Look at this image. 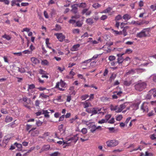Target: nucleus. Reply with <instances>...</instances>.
<instances>
[{
  "label": "nucleus",
  "instance_id": "nucleus-7",
  "mask_svg": "<svg viewBox=\"0 0 156 156\" xmlns=\"http://www.w3.org/2000/svg\"><path fill=\"white\" fill-rule=\"evenodd\" d=\"M60 42L63 41L65 38V36L62 33H56L54 34Z\"/></svg>",
  "mask_w": 156,
  "mask_h": 156
},
{
  "label": "nucleus",
  "instance_id": "nucleus-48",
  "mask_svg": "<svg viewBox=\"0 0 156 156\" xmlns=\"http://www.w3.org/2000/svg\"><path fill=\"white\" fill-rule=\"evenodd\" d=\"M81 132L83 134H85L87 133V131L86 128H84L81 130Z\"/></svg>",
  "mask_w": 156,
  "mask_h": 156
},
{
  "label": "nucleus",
  "instance_id": "nucleus-29",
  "mask_svg": "<svg viewBox=\"0 0 156 156\" xmlns=\"http://www.w3.org/2000/svg\"><path fill=\"white\" fill-rule=\"evenodd\" d=\"M86 22L90 25L94 23L93 20L91 18H89L86 20Z\"/></svg>",
  "mask_w": 156,
  "mask_h": 156
},
{
  "label": "nucleus",
  "instance_id": "nucleus-15",
  "mask_svg": "<svg viewBox=\"0 0 156 156\" xmlns=\"http://www.w3.org/2000/svg\"><path fill=\"white\" fill-rule=\"evenodd\" d=\"M82 104L84 105V108H87L88 107L91 106L90 103L88 100H86L84 102H82Z\"/></svg>",
  "mask_w": 156,
  "mask_h": 156
},
{
  "label": "nucleus",
  "instance_id": "nucleus-9",
  "mask_svg": "<svg viewBox=\"0 0 156 156\" xmlns=\"http://www.w3.org/2000/svg\"><path fill=\"white\" fill-rule=\"evenodd\" d=\"M57 143L59 144H63V145L64 146H63V148H65L66 146H70V142H68V141H58L57 142Z\"/></svg>",
  "mask_w": 156,
  "mask_h": 156
},
{
  "label": "nucleus",
  "instance_id": "nucleus-43",
  "mask_svg": "<svg viewBox=\"0 0 156 156\" xmlns=\"http://www.w3.org/2000/svg\"><path fill=\"white\" fill-rule=\"evenodd\" d=\"M122 115H119L117 116L116 119V120L120 121L122 120Z\"/></svg>",
  "mask_w": 156,
  "mask_h": 156
},
{
  "label": "nucleus",
  "instance_id": "nucleus-50",
  "mask_svg": "<svg viewBox=\"0 0 156 156\" xmlns=\"http://www.w3.org/2000/svg\"><path fill=\"white\" fill-rule=\"evenodd\" d=\"M77 26L80 27L82 26L83 24V23L80 21H78L76 22Z\"/></svg>",
  "mask_w": 156,
  "mask_h": 156
},
{
  "label": "nucleus",
  "instance_id": "nucleus-27",
  "mask_svg": "<svg viewBox=\"0 0 156 156\" xmlns=\"http://www.w3.org/2000/svg\"><path fill=\"white\" fill-rule=\"evenodd\" d=\"M2 37L3 38L5 39L8 41L10 40L11 38V37L10 36L6 34H5L3 35Z\"/></svg>",
  "mask_w": 156,
  "mask_h": 156
},
{
  "label": "nucleus",
  "instance_id": "nucleus-41",
  "mask_svg": "<svg viewBox=\"0 0 156 156\" xmlns=\"http://www.w3.org/2000/svg\"><path fill=\"white\" fill-rule=\"evenodd\" d=\"M122 35L124 36H125L127 34V32H126V30L125 28H124L122 30Z\"/></svg>",
  "mask_w": 156,
  "mask_h": 156
},
{
  "label": "nucleus",
  "instance_id": "nucleus-11",
  "mask_svg": "<svg viewBox=\"0 0 156 156\" xmlns=\"http://www.w3.org/2000/svg\"><path fill=\"white\" fill-rule=\"evenodd\" d=\"M127 103H125L121 105L119 107H118V112H121L127 106Z\"/></svg>",
  "mask_w": 156,
  "mask_h": 156
},
{
  "label": "nucleus",
  "instance_id": "nucleus-31",
  "mask_svg": "<svg viewBox=\"0 0 156 156\" xmlns=\"http://www.w3.org/2000/svg\"><path fill=\"white\" fill-rule=\"evenodd\" d=\"M41 64L43 65L46 66L48 65L49 63L47 60L45 59L41 61Z\"/></svg>",
  "mask_w": 156,
  "mask_h": 156
},
{
  "label": "nucleus",
  "instance_id": "nucleus-23",
  "mask_svg": "<svg viewBox=\"0 0 156 156\" xmlns=\"http://www.w3.org/2000/svg\"><path fill=\"white\" fill-rule=\"evenodd\" d=\"M39 131L38 130H36L31 132V136H37L39 134Z\"/></svg>",
  "mask_w": 156,
  "mask_h": 156
},
{
  "label": "nucleus",
  "instance_id": "nucleus-40",
  "mask_svg": "<svg viewBox=\"0 0 156 156\" xmlns=\"http://www.w3.org/2000/svg\"><path fill=\"white\" fill-rule=\"evenodd\" d=\"M131 83V82L130 81H128L127 80H125L124 81V84L127 86H129Z\"/></svg>",
  "mask_w": 156,
  "mask_h": 156
},
{
  "label": "nucleus",
  "instance_id": "nucleus-34",
  "mask_svg": "<svg viewBox=\"0 0 156 156\" xmlns=\"http://www.w3.org/2000/svg\"><path fill=\"white\" fill-rule=\"evenodd\" d=\"M135 70H136V72L137 73H141L145 71V69L141 68L135 69Z\"/></svg>",
  "mask_w": 156,
  "mask_h": 156
},
{
  "label": "nucleus",
  "instance_id": "nucleus-35",
  "mask_svg": "<svg viewBox=\"0 0 156 156\" xmlns=\"http://www.w3.org/2000/svg\"><path fill=\"white\" fill-rule=\"evenodd\" d=\"M101 6V5L98 3H95L93 4L92 5L93 7L95 9H97L99 8Z\"/></svg>",
  "mask_w": 156,
  "mask_h": 156
},
{
  "label": "nucleus",
  "instance_id": "nucleus-16",
  "mask_svg": "<svg viewBox=\"0 0 156 156\" xmlns=\"http://www.w3.org/2000/svg\"><path fill=\"white\" fill-rule=\"evenodd\" d=\"M78 5L77 4H74L72 5L71 7L72 8V9L71 11L74 13H76L77 12V7Z\"/></svg>",
  "mask_w": 156,
  "mask_h": 156
},
{
  "label": "nucleus",
  "instance_id": "nucleus-21",
  "mask_svg": "<svg viewBox=\"0 0 156 156\" xmlns=\"http://www.w3.org/2000/svg\"><path fill=\"white\" fill-rule=\"evenodd\" d=\"M122 18L124 20L127 21L131 18V16L128 14H126L123 16Z\"/></svg>",
  "mask_w": 156,
  "mask_h": 156
},
{
  "label": "nucleus",
  "instance_id": "nucleus-2",
  "mask_svg": "<svg viewBox=\"0 0 156 156\" xmlns=\"http://www.w3.org/2000/svg\"><path fill=\"white\" fill-rule=\"evenodd\" d=\"M149 34L147 29H144L141 32L137 33L136 37L139 38H142L149 36Z\"/></svg>",
  "mask_w": 156,
  "mask_h": 156
},
{
  "label": "nucleus",
  "instance_id": "nucleus-13",
  "mask_svg": "<svg viewBox=\"0 0 156 156\" xmlns=\"http://www.w3.org/2000/svg\"><path fill=\"white\" fill-rule=\"evenodd\" d=\"M63 125L61 124L58 126V129L60 132V134L62 135L64 134L65 130L63 129Z\"/></svg>",
  "mask_w": 156,
  "mask_h": 156
},
{
  "label": "nucleus",
  "instance_id": "nucleus-22",
  "mask_svg": "<svg viewBox=\"0 0 156 156\" xmlns=\"http://www.w3.org/2000/svg\"><path fill=\"white\" fill-rule=\"evenodd\" d=\"M79 18V16H72V19L69 20V22L70 23H74L76 22L75 20H74V19H76Z\"/></svg>",
  "mask_w": 156,
  "mask_h": 156
},
{
  "label": "nucleus",
  "instance_id": "nucleus-46",
  "mask_svg": "<svg viewBox=\"0 0 156 156\" xmlns=\"http://www.w3.org/2000/svg\"><path fill=\"white\" fill-rule=\"evenodd\" d=\"M35 87V85L34 84L29 85L27 90H29V89H33Z\"/></svg>",
  "mask_w": 156,
  "mask_h": 156
},
{
  "label": "nucleus",
  "instance_id": "nucleus-26",
  "mask_svg": "<svg viewBox=\"0 0 156 156\" xmlns=\"http://www.w3.org/2000/svg\"><path fill=\"white\" fill-rule=\"evenodd\" d=\"M118 58L117 59V62L119 64L122 63L124 61V59L123 57L122 56H117Z\"/></svg>",
  "mask_w": 156,
  "mask_h": 156
},
{
  "label": "nucleus",
  "instance_id": "nucleus-10",
  "mask_svg": "<svg viewBox=\"0 0 156 156\" xmlns=\"http://www.w3.org/2000/svg\"><path fill=\"white\" fill-rule=\"evenodd\" d=\"M66 83L62 80H61L59 82H58L56 83L55 87L57 88L59 86L62 87H64Z\"/></svg>",
  "mask_w": 156,
  "mask_h": 156
},
{
  "label": "nucleus",
  "instance_id": "nucleus-44",
  "mask_svg": "<svg viewBox=\"0 0 156 156\" xmlns=\"http://www.w3.org/2000/svg\"><path fill=\"white\" fill-rule=\"evenodd\" d=\"M38 72L39 73L41 74H46V71H44L42 69H40L39 71Z\"/></svg>",
  "mask_w": 156,
  "mask_h": 156
},
{
  "label": "nucleus",
  "instance_id": "nucleus-5",
  "mask_svg": "<svg viewBox=\"0 0 156 156\" xmlns=\"http://www.w3.org/2000/svg\"><path fill=\"white\" fill-rule=\"evenodd\" d=\"M78 136L77 134L74 135L73 137L70 138L67 141L70 142V145L71 143H73V144H75L78 139L79 137Z\"/></svg>",
  "mask_w": 156,
  "mask_h": 156
},
{
  "label": "nucleus",
  "instance_id": "nucleus-47",
  "mask_svg": "<svg viewBox=\"0 0 156 156\" xmlns=\"http://www.w3.org/2000/svg\"><path fill=\"white\" fill-rule=\"evenodd\" d=\"M80 32V30L78 29H75L73 30V32L74 34H79Z\"/></svg>",
  "mask_w": 156,
  "mask_h": 156
},
{
  "label": "nucleus",
  "instance_id": "nucleus-57",
  "mask_svg": "<svg viewBox=\"0 0 156 156\" xmlns=\"http://www.w3.org/2000/svg\"><path fill=\"white\" fill-rule=\"evenodd\" d=\"M22 52L24 54H29L31 53V51L28 50H25L23 51Z\"/></svg>",
  "mask_w": 156,
  "mask_h": 156
},
{
  "label": "nucleus",
  "instance_id": "nucleus-36",
  "mask_svg": "<svg viewBox=\"0 0 156 156\" xmlns=\"http://www.w3.org/2000/svg\"><path fill=\"white\" fill-rule=\"evenodd\" d=\"M14 145H16V147L20 150H21L22 148V145L21 144L17 143H15Z\"/></svg>",
  "mask_w": 156,
  "mask_h": 156
},
{
  "label": "nucleus",
  "instance_id": "nucleus-52",
  "mask_svg": "<svg viewBox=\"0 0 156 156\" xmlns=\"http://www.w3.org/2000/svg\"><path fill=\"white\" fill-rule=\"evenodd\" d=\"M89 35L88 33L87 32L84 33L83 35L81 36V38H85V37H88Z\"/></svg>",
  "mask_w": 156,
  "mask_h": 156
},
{
  "label": "nucleus",
  "instance_id": "nucleus-8",
  "mask_svg": "<svg viewBox=\"0 0 156 156\" xmlns=\"http://www.w3.org/2000/svg\"><path fill=\"white\" fill-rule=\"evenodd\" d=\"M148 23V22L144 20H143L140 22L138 21H135L133 20L131 22V23L133 24H135V25H140L144 24H147Z\"/></svg>",
  "mask_w": 156,
  "mask_h": 156
},
{
  "label": "nucleus",
  "instance_id": "nucleus-32",
  "mask_svg": "<svg viewBox=\"0 0 156 156\" xmlns=\"http://www.w3.org/2000/svg\"><path fill=\"white\" fill-rule=\"evenodd\" d=\"M12 119V118L11 117L7 116L5 119V122H11Z\"/></svg>",
  "mask_w": 156,
  "mask_h": 156
},
{
  "label": "nucleus",
  "instance_id": "nucleus-19",
  "mask_svg": "<svg viewBox=\"0 0 156 156\" xmlns=\"http://www.w3.org/2000/svg\"><path fill=\"white\" fill-rule=\"evenodd\" d=\"M110 109L111 111H115L116 112H119L118 106H113L112 105L110 107Z\"/></svg>",
  "mask_w": 156,
  "mask_h": 156
},
{
  "label": "nucleus",
  "instance_id": "nucleus-39",
  "mask_svg": "<svg viewBox=\"0 0 156 156\" xmlns=\"http://www.w3.org/2000/svg\"><path fill=\"white\" fill-rule=\"evenodd\" d=\"M152 96V95L150 94V91H149L146 96V98L147 99H150L151 98Z\"/></svg>",
  "mask_w": 156,
  "mask_h": 156
},
{
  "label": "nucleus",
  "instance_id": "nucleus-54",
  "mask_svg": "<svg viewBox=\"0 0 156 156\" xmlns=\"http://www.w3.org/2000/svg\"><path fill=\"white\" fill-rule=\"evenodd\" d=\"M151 8L153 11H154L156 10V4L154 5H151L150 6Z\"/></svg>",
  "mask_w": 156,
  "mask_h": 156
},
{
  "label": "nucleus",
  "instance_id": "nucleus-37",
  "mask_svg": "<svg viewBox=\"0 0 156 156\" xmlns=\"http://www.w3.org/2000/svg\"><path fill=\"white\" fill-rule=\"evenodd\" d=\"M87 4L85 2L81 3L79 4V7L84 8L86 7Z\"/></svg>",
  "mask_w": 156,
  "mask_h": 156
},
{
  "label": "nucleus",
  "instance_id": "nucleus-25",
  "mask_svg": "<svg viewBox=\"0 0 156 156\" xmlns=\"http://www.w3.org/2000/svg\"><path fill=\"white\" fill-rule=\"evenodd\" d=\"M49 113L48 110H42V114H44V117L46 118H49V117L50 116L48 114Z\"/></svg>",
  "mask_w": 156,
  "mask_h": 156
},
{
  "label": "nucleus",
  "instance_id": "nucleus-55",
  "mask_svg": "<svg viewBox=\"0 0 156 156\" xmlns=\"http://www.w3.org/2000/svg\"><path fill=\"white\" fill-rule=\"evenodd\" d=\"M108 122L110 124H113L115 122V119L113 118H111V119L108 120Z\"/></svg>",
  "mask_w": 156,
  "mask_h": 156
},
{
  "label": "nucleus",
  "instance_id": "nucleus-18",
  "mask_svg": "<svg viewBox=\"0 0 156 156\" xmlns=\"http://www.w3.org/2000/svg\"><path fill=\"white\" fill-rule=\"evenodd\" d=\"M31 60L32 62L35 64H37L40 62V61L35 57L31 58Z\"/></svg>",
  "mask_w": 156,
  "mask_h": 156
},
{
  "label": "nucleus",
  "instance_id": "nucleus-59",
  "mask_svg": "<svg viewBox=\"0 0 156 156\" xmlns=\"http://www.w3.org/2000/svg\"><path fill=\"white\" fill-rule=\"evenodd\" d=\"M151 77H152L153 80L156 82V74L152 75Z\"/></svg>",
  "mask_w": 156,
  "mask_h": 156
},
{
  "label": "nucleus",
  "instance_id": "nucleus-62",
  "mask_svg": "<svg viewBox=\"0 0 156 156\" xmlns=\"http://www.w3.org/2000/svg\"><path fill=\"white\" fill-rule=\"evenodd\" d=\"M88 9H83L82 11V13L83 15L86 14L87 12L88 11Z\"/></svg>",
  "mask_w": 156,
  "mask_h": 156
},
{
  "label": "nucleus",
  "instance_id": "nucleus-56",
  "mask_svg": "<svg viewBox=\"0 0 156 156\" xmlns=\"http://www.w3.org/2000/svg\"><path fill=\"white\" fill-rule=\"evenodd\" d=\"M132 51H133L131 49H127L125 51V53L130 54L132 53Z\"/></svg>",
  "mask_w": 156,
  "mask_h": 156
},
{
  "label": "nucleus",
  "instance_id": "nucleus-1",
  "mask_svg": "<svg viewBox=\"0 0 156 156\" xmlns=\"http://www.w3.org/2000/svg\"><path fill=\"white\" fill-rule=\"evenodd\" d=\"M147 83L145 82L139 81L135 85V88L137 91H141L146 87Z\"/></svg>",
  "mask_w": 156,
  "mask_h": 156
},
{
  "label": "nucleus",
  "instance_id": "nucleus-33",
  "mask_svg": "<svg viewBox=\"0 0 156 156\" xmlns=\"http://www.w3.org/2000/svg\"><path fill=\"white\" fill-rule=\"evenodd\" d=\"M96 129V126L95 125H93L91 127L90 131L92 133H94Z\"/></svg>",
  "mask_w": 156,
  "mask_h": 156
},
{
  "label": "nucleus",
  "instance_id": "nucleus-28",
  "mask_svg": "<svg viewBox=\"0 0 156 156\" xmlns=\"http://www.w3.org/2000/svg\"><path fill=\"white\" fill-rule=\"evenodd\" d=\"M112 10V8L110 7H109L107 8L106 9L104 10L102 12H101V13H106L110 12Z\"/></svg>",
  "mask_w": 156,
  "mask_h": 156
},
{
  "label": "nucleus",
  "instance_id": "nucleus-6",
  "mask_svg": "<svg viewBox=\"0 0 156 156\" xmlns=\"http://www.w3.org/2000/svg\"><path fill=\"white\" fill-rule=\"evenodd\" d=\"M102 108H92V111L91 112V113L92 115H94L97 114V113H102V115H104V113L103 112H100L101 111Z\"/></svg>",
  "mask_w": 156,
  "mask_h": 156
},
{
  "label": "nucleus",
  "instance_id": "nucleus-63",
  "mask_svg": "<svg viewBox=\"0 0 156 156\" xmlns=\"http://www.w3.org/2000/svg\"><path fill=\"white\" fill-rule=\"evenodd\" d=\"M59 153L57 152H55L51 154V156H58Z\"/></svg>",
  "mask_w": 156,
  "mask_h": 156
},
{
  "label": "nucleus",
  "instance_id": "nucleus-49",
  "mask_svg": "<svg viewBox=\"0 0 156 156\" xmlns=\"http://www.w3.org/2000/svg\"><path fill=\"white\" fill-rule=\"evenodd\" d=\"M154 115V111H151V112H150L148 113L147 114V116L148 117H151Z\"/></svg>",
  "mask_w": 156,
  "mask_h": 156
},
{
  "label": "nucleus",
  "instance_id": "nucleus-30",
  "mask_svg": "<svg viewBox=\"0 0 156 156\" xmlns=\"http://www.w3.org/2000/svg\"><path fill=\"white\" fill-rule=\"evenodd\" d=\"M10 138H8L6 136H5L3 140V143L5 144V145H6L7 143H8L10 140Z\"/></svg>",
  "mask_w": 156,
  "mask_h": 156
},
{
  "label": "nucleus",
  "instance_id": "nucleus-64",
  "mask_svg": "<svg viewBox=\"0 0 156 156\" xmlns=\"http://www.w3.org/2000/svg\"><path fill=\"white\" fill-rule=\"evenodd\" d=\"M153 154L151 153H148L147 151L145 152V156H152Z\"/></svg>",
  "mask_w": 156,
  "mask_h": 156
},
{
  "label": "nucleus",
  "instance_id": "nucleus-38",
  "mask_svg": "<svg viewBox=\"0 0 156 156\" xmlns=\"http://www.w3.org/2000/svg\"><path fill=\"white\" fill-rule=\"evenodd\" d=\"M50 148V146L48 145L44 146L42 149V151L47 150L49 149Z\"/></svg>",
  "mask_w": 156,
  "mask_h": 156
},
{
  "label": "nucleus",
  "instance_id": "nucleus-3",
  "mask_svg": "<svg viewBox=\"0 0 156 156\" xmlns=\"http://www.w3.org/2000/svg\"><path fill=\"white\" fill-rule=\"evenodd\" d=\"M107 146L109 147H114L119 144V141L116 140H111L107 141L106 142Z\"/></svg>",
  "mask_w": 156,
  "mask_h": 156
},
{
  "label": "nucleus",
  "instance_id": "nucleus-4",
  "mask_svg": "<svg viewBox=\"0 0 156 156\" xmlns=\"http://www.w3.org/2000/svg\"><path fill=\"white\" fill-rule=\"evenodd\" d=\"M148 105L146 102H144L140 108V110L143 113H146L148 111Z\"/></svg>",
  "mask_w": 156,
  "mask_h": 156
},
{
  "label": "nucleus",
  "instance_id": "nucleus-60",
  "mask_svg": "<svg viewBox=\"0 0 156 156\" xmlns=\"http://www.w3.org/2000/svg\"><path fill=\"white\" fill-rule=\"evenodd\" d=\"M107 18V16L106 15H103L101 17L100 19L101 20H104L106 19Z\"/></svg>",
  "mask_w": 156,
  "mask_h": 156
},
{
  "label": "nucleus",
  "instance_id": "nucleus-53",
  "mask_svg": "<svg viewBox=\"0 0 156 156\" xmlns=\"http://www.w3.org/2000/svg\"><path fill=\"white\" fill-rule=\"evenodd\" d=\"M66 4L64 5V7H67L69 6L71 3L70 1L68 0H66Z\"/></svg>",
  "mask_w": 156,
  "mask_h": 156
},
{
  "label": "nucleus",
  "instance_id": "nucleus-20",
  "mask_svg": "<svg viewBox=\"0 0 156 156\" xmlns=\"http://www.w3.org/2000/svg\"><path fill=\"white\" fill-rule=\"evenodd\" d=\"M149 91L150 94H151L154 97H156V88L152 89Z\"/></svg>",
  "mask_w": 156,
  "mask_h": 156
},
{
  "label": "nucleus",
  "instance_id": "nucleus-61",
  "mask_svg": "<svg viewBox=\"0 0 156 156\" xmlns=\"http://www.w3.org/2000/svg\"><path fill=\"white\" fill-rule=\"evenodd\" d=\"M32 125H30L28 124H27L26 125V129L28 131L32 127Z\"/></svg>",
  "mask_w": 156,
  "mask_h": 156
},
{
  "label": "nucleus",
  "instance_id": "nucleus-17",
  "mask_svg": "<svg viewBox=\"0 0 156 156\" xmlns=\"http://www.w3.org/2000/svg\"><path fill=\"white\" fill-rule=\"evenodd\" d=\"M141 103V101L140 100H138L137 102L134 104L131 107L133 108L134 107V108L135 110H136L138 109L139 105Z\"/></svg>",
  "mask_w": 156,
  "mask_h": 156
},
{
  "label": "nucleus",
  "instance_id": "nucleus-42",
  "mask_svg": "<svg viewBox=\"0 0 156 156\" xmlns=\"http://www.w3.org/2000/svg\"><path fill=\"white\" fill-rule=\"evenodd\" d=\"M122 18V16L120 15H118L117 16H116L115 18V20L117 21H118L119 20H121Z\"/></svg>",
  "mask_w": 156,
  "mask_h": 156
},
{
  "label": "nucleus",
  "instance_id": "nucleus-12",
  "mask_svg": "<svg viewBox=\"0 0 156 156\" xmlns=\"http://www.w3.org/2000/svg\"><path fill=\"white\" fill-rule=\"evenodd\" d=\"M136 72V70L135 69H132L130 70H129L126 73V76H129L130 75H132L135 73Z\"/></svg>",
  "mask_w": 156,
  "mask_h": 156
},
{
  "label": "nucleus",
  "instance_id": "nucleus-45",
  "mask_svg": "<svg viewBox=\"0 0 156 156\" xmlns=\"http://www.w3.org/2000/svg\"><path fill=\"white\" fill-rule=\"evenodd\" d=\"M107 122V120L105 119H102L98 121V123L99 124H102L104 123H106Z\"/></svg>",
  "mask_w": 156,
  "mask_h": 156
},
{
  "label": "nucleus",
  "instance_id": "nucleus-58",
  "mask_svg": "<svg viewBox=\"0 0 156 156\" xmlns=\"http://www.w3.org/2000/svg\"><path fill=\"white\" fill-rule=\"evenodd\" d=\"M61 97H62L61 96H58L55 99V100L59 102L62 101V100L61 99Z\"/></svg>",
  "mask_w": 156,
  "mask_h": 156
},
{
  "label": "nucleus",
  "instance_id": "nucleus-24",
  "mask_svg": "<svg viewBox=\"0 0 156 156\" xmlns=\"http://www.w3.org/2000/svg\"><path fill=\"white\" fill-rule=\"evenodd\" d=\"M117 75L116 74L112 73L111 76L110 77L109 80L111 82H112L113 80H114L116 77Z\"/></svg>",
  "mask_w": 156,
  "mask_h": 156
},
{
  "label": "nucleus",
  "instance_id": "nucleus-51",
  "mask_svg": "<svg viewBox=\"0 0 156 156\" xmlns=\"http://www.w3.org/2000/svg\"><path fill=\"white\" fill-rule=\"evenodd\" d=\"M115 59V56L113 55L110 56L108 57V60L110 61H112Z\"/></svg>",
  "mask_w": 156,
  "mask_h": 156
},
{
  "label": "nucleus",
  "instance_id": "nucleus-14",
  "mask_svg": "<svg viewBox=\"0 0 156 156\" xmlns=\"http://www.w3.org/2000/svg\"><path fill=\"white\" fill-rule=\"evenodd\" d=\"M80 46V44H77L74 45L70 49V50L72 51H77L78 50Z\"/></svg>",
  "mask_w": 156,
  "mask_h": 156
}]
</instances>
